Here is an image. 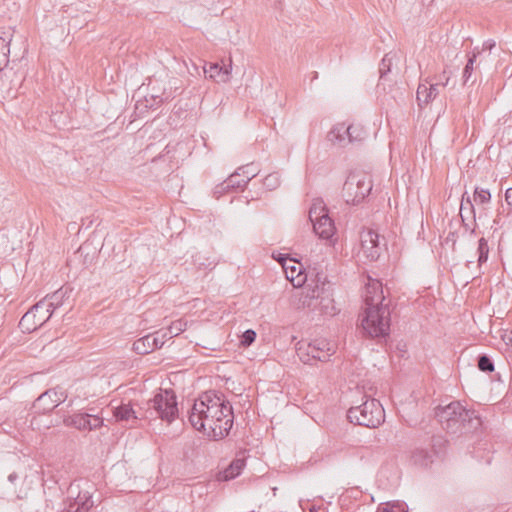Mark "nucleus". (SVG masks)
<instances>
[{
	"label": "nucleus",
	"instance_id": "48",
	"mask_svg": "<svg viewBox=\"0 0 512 512\" xmlns=\"http://www.w3.org/2000/svg\"><path fill=\"white\" fill-rule=\"evenodd\" d=\"M152 91H153L152 94H158L157 91H155V87L154 86L152 87Z\"/></svg>",
	"mask_w": 512,
	"mask_h": 512
},
{
	"label": "nucleus",
	"instance_id": "2",
	"mask_svg": "<svg viewBox=\"0 0 512 512\" xmlns=\"http://www.w3.org/2000/svg\"><path fill=\"white\" fill-rule=\"evenodd\" d=\"M365 310L361 326L370 338L386 339L390 334V310L385 304L382 283L378 280L369 282L364 293Z\"/></svg>",
	"mask_w": 512,
	"mask_h": 512
},
{
	"label": "nucleus",
	"instance_id": "13",
	"mask_svg": "<svg viewBox=\"0 0 512 512\" xmlns=\"http://www.w3.org/2000/svg\"><path fill=\"white\" fill-rule=\"evenodd\" d=\"M166 334L161 337L156 335H146L133 343V351L139 355H146L160 349L165 343Z\"/></svg>",
	"mask_w": 512,
	"mask_h": 512
},
{
	"label": "nucleus",
	"instance_id": "1",
	"mask_svg": "<svg viewBox=\"0 0 512 512\" xmlns=\"http://www.w3.org/2000/svg\"><path fill=\"white\" fill-rule=\"evenodd\" d=\"M188 420L197 431L210 439L220 440L229 435L233 426V408L224 394L209 390L194 400L188 411Z\"/></svg>",
	"mask_w": 512,
	"mask_h": 512
},
{
	"label": "nucleus",
	"instance_id": "27",
	"mask_svg": "<svg viewBox=\"0 0 512 512\" xmlns=\"http://www.w3.org/2000/svg\"><path fill=\"white\" fill-rule=\"evenodd\" d=\"M324 215H328V210L321 199H316L309 209V220L313 223Z\"/></svg>",
	"mask_w": 512,
	"mask_h": 512
},
{
	"label": "nucleus",
	"instance_id": "23",
	"mask_svg": "<svg viewBox=\"0 0 512 512\" xmlns=\"http://www.w3.org/2000/svg\"><path fill=\"white\" fill-rule=\"evenodd\" d=\"M278 260L282 263L286 278L288 280L294 282V280L296 278H300V276L302 275V272H303V267L301 264H299V266L297 267L295 265V264H297L295 259H289V262L293 263L292 265H289L287 263V259H286L285 255H280V258Z\"/></svg>",
	"mask_w": 512,
	"mask_h": 512
},
{
	"label": "nucleus",
	"instance_id": "31",
	"mask_svg": "<svg viewBox=\"0 0 512 512\" xmlns=\"http://www.w3.org/2000/svg\"><path fill=\"white\" fill-rule=\"evenodd\" d=\"M478 264L481 266L488 260L489 246L485 238H480L478 241Z\"/></svg>",
	"mask_w": 512,
	"mask_h": 512
},
{
	"label": "nucleus",
	"instance_id": "29",
	"mask_svg": "<svg viewBox=\"0 0 512 512\" xmlns=\"http://www.w3.org/2000/svg\"><path fill=\"white\" fill-rule=\"evenodd\" d=\"M477 53L473 52L470 56H468L467 63L463 69V84L466 85L472 77L473 71H474V64L476 62Z\"/></svg>",
	"mask_w": 512,
	"mask_h": 512
},
{
	"label": "nucleus",
	"instance_id": "41",
	"mask_svg": "<svg viewBox=\"0 0 512 512\" xmlns=\"http://www.w3.org/2000/svg\"><path fill=\"white\" fill-rule=\"evenodd\" d=\"M445 440L442 437H433L432 438V446L434 448V454H440L442 452L441 448L444 447Z\"/></svg>",
	"mask_w": 512,
	"mask_h": 512
},
{
	"label": "nucleus",
	"instance_id": "7",
	"mask_svg": "<svg viewBox=\"0 0 512 512\" xmlns=\"http://www.w3.org/2000/svg\"><path fill=\"white\" fill-rule=\"evenodd\" d=\"M336 352L334 343L324 338L314 339L309 343L298 342L296 353L304 364L314 365L317 361L326 362Z\"/></svg>",
	"mask_w": 512,
	"mask_h": 512
},
{
	"label": "nucleus",
	"instance_id": "49",
	"mask_svg": "<svg viewBox=\"0 0 512 512\" xmlns=\"http://www.w3.org/2000/svg\"><path fill=\"white\" fill-rule=\"evenodd\" d=\"M398 349L402 352H405V350L403 349V347H398Z\"/></svg>",
	"mask_w": 512,
	"mask_h": 512
},
{
	"label": "nucleus",
	"instance_id": "45",
	"mask_svg": "<svg viewBox=\"0 0 512 512\" xmlns=\"http://www.w3.org/2000/svg\"><path fill=\"white\" fill-rule=\"evenodd\" d=\"M18 479V475L16 472H12L11 474H9L8 476V480L11 482V483H14L16 480Z\"/></svg>",
	"mask_w": 512,
	"mask_h": 512
},
{
	"label": "nucleus",
	"instance_id": "16",
	"mask_svg": "<svg viewBox=\"0 0 512 512\" xmlns=\"http://www.w3.org/2000/svg\"><path fill=\"white\" fill-rule=\"evenodd\" d=\"M241 173L237 170L232 173L226 180L217 185L214 189V195L216 198L221 197L225 193L235 191L240 188H244L246 185L239 179Z\"/></svg>",
	"mask_w": 512,
	"mask_h": 512
},
{
	"label": "nucleus",
	"instance_id": "44",
	"mask_svg": "<svg viewBox=\"0 0 512 512\" xmlns=\"http://www.w3.org/2000/svg\"><path fill=\"white\" fill-rule=\"evenodd\" d=\"M505 201L508 205H512V188H508L505 192Z\"/></svg>",
	"mask_w": 512,
	"mask_h": 512
},
{
	"label": "nucleus",
	"instance_id": "5",
	"mask_svg": "<svg viewBox=\"0 0 512 512\" xmlns=\"http://www.w3.org/2000/svg\"><path fill=\"white\" fill-rule=\"evenodd\" d=\"M347 419L354 425L376 428L384 422L385 411L379 400L367 399L361 405L349 408Z\"/></svg>",
	"mask_w": 512,
	"mask_h": 512
},
{
	"label": "nucleus",
	"instance_id": "24",
	"mask_svg": "<svg viewBox=\"0 0 512 512\" xmlns=\"http://www.w3.org/2000/svg\"><path fill=\"white\" fill-rule=\"evenodd\" d=\"M171 95H166L165 90L162 94H150L149 97L145 96L144 102H137L136 109H140L143 105L145 109H157L164 101H167Z\"/></svg>",
	"mask_w": 512,
	"mask_h": 512
},
{
	"label": "nucleus",
	"instance_id": "42",
	"mask_svg": "<svg viewBox=\"0 0 512 512\" xmlns=\"http://www.w3.org/2000/svg\"><path fill=\"white\" fill-rule=\"evenodd\" d=\"M10 52H0V71H2L9 63Z\"/></svg>",
	"mask_w": 512,
	"mask_h": 512
},
{
	"label": "nucleus",
	"instance_id": "8",
	"mask_svg": "<svg viewBox=\"0 0 512 512\" xmlns=\"http://www.w3.org/2000/svg\"><path fill=\"white\" fill-rule=\"evenodd\" d=\"M49 305L45 301H39L27 311L19 322V328L24 333H31L42 327L50 318Z\"/></svg>",
	"mask_w": 512,
	"mask_h": 512
},
{
	"label": "nucleus",
	"instance_id": "33",
	"mask_svg": "<svg viewBox=\"0 0 512 512\" xmlns=\"http://www.w3.org/2000/svg\"><path fill=\"white\" fill-rule=\"evenodd\" d=\"M263 185L269 190L273 191L280 185V175L277 172L268 174L264 180Z\"/></svg>",
	"mask_w": 512,
	"mask_h": 512
},
{
	"label": "nucleus",
	"instance_id": "46",
	"mask_svg": "<svg viewBox=\"0 0 512 512\" xmlns=\"http://www.w3.org/2000/svg\"><path fill=\"white\" fill-rule=\"evenodd\" d=\"M3 317H4V314H3L2 310L0 309V327L3 324Z\"/></svg>",
	"mask_w": 512,
	"mask_h": 512
},
{
	"label": "nucleus",
	"instance_id": "25",
	"mask_svg": "<svg viewBox=\"0 0 512 512\" xmlns=\"http://www.w3.org/2000/svg\"><path fill=\"white\" fill-rule=\"evenodd\" d=\"M433 455L427 449L416 448L411 455V461L419 467H427L433 462Z\"/></svg>",
	"mask_w": 512,
	"mask_h": 512
},
{
	"label": "nucleus",
	"instance_id": "43",
	"mask_svg": "<svg viewBox=\"0 0 512 512\" xmlns=\"http://www.w3.org/2000/svg\"><path fill=\"white\" fill-rule=\"evenodd\" d=\"M502 339L503 341L506 343V344H509L512 346V331H509V332H506L503 336H502Z\"/></svg>",
	"mask_w": 512,
	"mask_h": 512
},
{
	"label": "nucleus",
	"instance_id": "6",
	"mask_svg": "<svg viewBox=\"0 0 512 512\" xmlns=\"http://www.w3.org/2000/svg\"><path fill=\"white\" fill-rule=\"evenodd\" d=\"M373 182L371 176L360 171H351L342 188V197L349 205H359L371 193Z\"/></svg>",
	"mask_w": 512,
	"mask_h": 512
},
{
	"label": "nucleus",
	"instance_id": "34",
	"mask_svg": "<svg viewBox=\"0 0 512 512\" xmlns=\"http://www.w3.org/2000/svg\"><path fill=\"white\" fill-rule=\"evenodd\" d=\"M473 200L477 204L489 203L491 200V194H490L489 190H487V189H482V188L476 187L475 191H474Z\"/></svg>",
	"mask_w": 512,
	"mask_h": 512
},
{
	"label": "nucleus",
	"instance_id": "36",
	"mask_svg": "<svg viewBox=\"0 0 512 512\" xmlns=\"http://www.w3.org/2000/svg\"><path fill=\"white\" fill-rule=\"evenodd\" d=\"M312 276H314V278L312 279V283L313 285H309V289H311L312 287H319V288H322V287H327V286H331L332 287V284L327 281V277L326 275H324L322 272H316V273H312Z\"/></svg>",
	"mask_w": 512,
	"mask_h": 512
},
{
	"label": "nucleus",
	"instance_id": "15",
	"mask_svg": "<svg viewBox=\"0 0 512 512\" xmlns=\"http://www.w3.org/2000/svg\"><path fill=\"white\" fill-rule=\"evenodd\" d=\"M223 471L218 473V480L229 481L239 476L246 465L245 452H241Z\"/></svg>",
	"mask_w": 512,
	"mask_h": 512
},
{
	"label": "nucleus",
	"instance_id": "32",
	"mask_svg": "<svg viewBox=\"0 0 512 512\" xmlns=\"http://www.w3.org/2000/svg\"><path fill=\"white\" fill-rule=\"evenodd\" d=\"M477 366L482 372H492L494 370V362L487 354H480L477 358Z\"/></svg>",
	"mask_w": 512,
	"mask_h": 512
},
{
	"label": "nucleus",
	"instance_id": "11",
	"mask_svg": "<svg viewBox=\"0 0 512 512\" xmlns=\"http://www.w3.org/2000/svg\"><path fill=\"white\" fill-rule=\"evenodd\" d=\"M66 426L74 427L80 431H94L104 425L103 417L87 412H77L63 420Z\"/></svg>",
	"mask_w": 512,
	"mask_h": 512
},
{
	"label": "nucleus",
	"instance_id": "39",
	"mask_svg": "<svg viewBox=\"0 0 512 512\" xmlns=\"http://www.w3.org/2000/svg\"><path fill=\"white\" fill-rule=\"evenodd\" d=\"M12 34L10 32H0V52H10V42Z\"/></svg>",
	"mask_w": 512,
	"mask_h": 512
},
{
	"label": "nucleus",
	"instance_id": "19",
	"mask_svg": "<svg viewBox=\"0 0 512 512\" xmlns=\"http://www.w3.org/2000/svg\"><path fill=\"white\" fill-rule=\"evenodd\" d=\"M313 231L322 239H330L335 232L334 221L329 215L321 216V219L312 223Z\"/></svg>",
	"mask_w": 512,
	"mask_h": 512
},
{
	"label": "nucleus",
	"instance_id": "30",
	"mask_svg": "<svg viewBox=\"0 0 512 512\" xmlns=\"http://www.w3.org/2000/svg\"><path fill=\"white\" fill-rule=\"evenodd\" d=\"M348 130V140L351 143L361 142L366 137L365 130L359 125H349Z\"/></svg>",
	"mask_w": 512,
	"mask_h": 512
},
{
	"label": "nucleus",
	"instance_id": "22",
	"mask_svg": "<svg viewBox=\"0 0 512 512\" xmlns=\"http://www.w3.org/2000/svg\"><path fill=\"white\" fill-rule=\"evenodd\" d=\"M437 84H431L427 87L425 84H420L417 89V101L418 105H427L430 101L436 98L438 95Z\"/></svg>",
	"mask_w": 512,
	"mask_h": 512
},
{
	"label": "nucleus",
	"instance_id": "26",
	"mask_svg": "<svg viewBox=\"0 0 512 512\" xmlns=\"http://www.w3.org/2000/svg\"><path fill=\"white\" fill-rule=\"evenodd\" d=\"M460 216H461L463 223H465V221L469 217H471L473 219V221H475V208H474L473 202L471 200V197L467 195V192H465L462 195L461 206H460Z\"/></svg>",
	"mask_w": 512,
	"mask_h": 512
},
{
	"label": "nucleus",
	"instance_id": "38",
	"mask_svg": "<svg viewBox=\"0 0 512 512\" xmlns=\"http://www.w3.org/2000/svg\"><path fill=\"white\" fill-rule=\"evenodd\" d=\"M256 332L253 329H247L240 336V345L242 347H249L256 339Z\"/></svg>",
	"mask_w": 512,
	"mask_h": 512
},
{
	"label": "nucleus",
	"instance_id": "40",
	"mask_svg": "<svg viewBox=\"0 0 512 512\" xmlns=\"http://www.w3.org/2000/svg\"><path fill=\"white\" fill-rule=\"evenodd\" d=\"M376 512H407L400 505L390 503L379 505Z\"/></svg>",
	"mask_w": 512,
	"mask_h": 512
},
{
	"label": "nucleus",
	"instance_id": "10",
	"mask_svg": "<svg viewBox=\"0 0 512 512\" xmlns=\"http://www.w3.org/2000/svg\"><path fill=\"white\" fill-rule=\"evenodd\" d=\"M307 297L310 298V302L307 304L309 307H319L321 313L326 315H334L336 313L331 286L322 288L312 287L308 290Z\"/></svg>",
	"mask_w": 512,
	"mask_h": 512
},
{
	"label": "nucleus",
	"instance_id": "28",
	"mask_svg": "<svg viewBox=\"0 0 512 512\" xmlns=\"http://www.w3.org/2000/svg\"><path fill=\"white\" fill-rule=\"evenodd\" d=\"M187 327V322L183 319H178L176 321H173L170 326L167 328L166 337L173 338L175 336H178L181 332L185 331Z\"/></svg>",
	"mask_w": 512,
	"mask_h": 512
},
{
	"label": "nucleus",
	"instance_id": "47",
	"mask_svg": "<svg viewBox=\"0 0 512 512\" xmlns=\"http://www.w3.org/2000/svg\"><path fill=\"white\" fill-rule=\"evenodd\" d=\"M307 280V275L303 279H299L296 285L300 286L303 281Z\"/></svg>",
	"mask_w": 512,
	"mask_h": 512
},
{
	"label": "nucleus",
	"instance_id": "35",
	"mask_svg": "<svg viewBox=\"0 0 512 512\" xmlns=\"http://www.w3.org/2000/svg\"><path fill=\"white\" fill-rule=\"evenodd\" d=\"M237 171L240 172L241 175L246 176V178H247L246 180L242 179V182L244 183V185H247L249 183V181L252 178L256 177L259 173L258 170L252 168V164H248V165L239 167L237 169Z\"/></svg>",
	"mask_w": 512,
	"mask_h": 512
},
{
	"label": "nucleus",
	"instance_id": "9",
	"mask_svg": "<svg viewBox=\"0 0 512 512\" xmlns=\"http://www.w3.org/2000/svg\"><path fill=\"white\" fill-rule=\"evenodd\" d=\"M67 398L66 392L60 388L48 389L43 392L33 403L32 411L34 414H47L52 412L58 405Z\"/></svg>",
	"mask_w": 512,
	"mask_h": 512
},
{
	"label": "nucleus",
	"instance_id": "3",
	"mask_svg": "<svg viewBox=\"0 0 512 512\" xmlns=\"http://www.w3.org/2000/svg\"><path fill=\"white\" fill-rule=\"evenodd\" d=\"M435 417L450 434H463L478 429L481 420L474 410H468L458 401L435 408Z\"/></svg>",
	"mask_w": 512,
	"mask_h": 512
},
{
	"label": "nucleus",
	"instance_id": "21",
	"mask_svg": "<svg viewBox=\"0 0 512 512\" xmlns=\"http://www.w3.org/2000/svg\"><path fill=\"white\" fill-rule=\"evenodd\" d=\"M71 290L68 287H61L51 295L46 296L41 301H45L46 305H49L48 312L51 313V316L55 312L57 308L63 305L64 299L68 297V294Z\"/></svg>",
	"mask_w": 512,
	"mask_h": 512
},
{
	"label": "nucleus",
	"instance_id": "12",
	"mask_svg": "<svg viewBox=\"0 0 512 512\" xmlns=\"http://www.w3.org/2000/svg\"><path fill=\"white\" fill-rule=\"evenodd\" d=\"M361 250L364 256L370 261H375L380 257L381 247L379 234L368 228L363 229L360 233Z\"/></svg>",
	"mask_w": 512,
	"mask_h": 512
},
{
	"label": "nucleus",
	"instance_id": "20",
	"mask_svg": "<svg viewBox=\"0 0 512 512\" xmlns=\"http://www.w3.org/2000/svg\"><path fill=\"white\" fill-rule=\"evenodd\" d=\"M348 126L344 123L336 124L327 134V140L330 141L333 145L339 147H345L347 144L351 143L348 140Z\"/></svg>",
	"mask_w": 512,
	"mask_h": 512
},
{
	"label": "nucleus",
	"instance_id": "14",
	"mask_svg": "<svg viewBox=\"0 0 512 512\" xmlns=\"http://www.w3.org/2000/svg\"><path fill=\"white\" fill-rule=\"evenodd\" d=\"M94 506L92 500V492L88 490H80L74 499L73 503H70L68 508H64L60 512H88Z\"/></svg>",
	"mask_w": 512,
	"mask_h": 512
},
{
	"label": "nucleus",
	"instance_id": "4",
	"mask_svg": "<svg viewBox=\"0 0 512 512\" xmlns=\"http://www.w3.org/2000/svg\"><path fill=\"white\" fill-rule=\"evenodd\" d=\"M144 418H159L172 423L178 416L177 397L172 389H160L152 399L147 402Z\"/></svg>",
	"mask_w": 512,
	"mask_h": 512
},
{
	"label": "nucleus",
	"instance_id": "18",
	"mask_svg": "<svg viewBox=\"0 0 512 512\" xmlns=\"http://www.w3.org/2000/svg\"><path fill=\"white\" fill-rule=\"evenodd\" d=\"M232 71L231 62L228 65L220 66L218 63H209L208 68L204 67L206 77L216 80V82L226 83Z\"/></svg>",
	"mask_w": 512,
	"mask_h": 512
},
{
	"label": "nucleus",
	"instance_id": "17",
	"mask_svg": "<svg viewBox=\"0 0 512 512\" xmlns=\"http://www.w3.org/2000/svg\"><path fill=\"white\" fill-rule=\"evenodd\" d=\"M113 416L117 422L129 420L136 422L138 419L144 418V413L134 410L130 403H122L121 405L113 408Z\"/></svg>",
	"mask_w": 512,
	"mask_h": 512
},
{
	"label": "nucleus",
	"instance_id": "37",
	"mask_svg": "<svg viewBox=\"0 0 512 512\" xmlns=\"http://www.w3.org/2000/svg\"><path fill=\"white\" fill-rule=\"evenodd\" d=\"M391 66L392 57L390 56V54H386L379 65L380 79H383L391 71Z\"/></svg>",
	"mask_w": 512,
	"mask_h": 512
}]
</instances>
